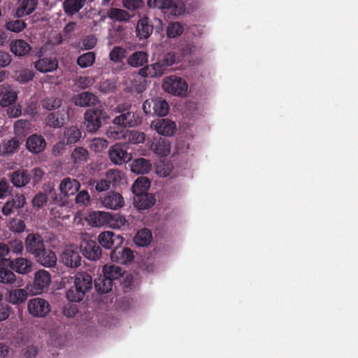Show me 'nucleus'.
Here are the masks:
<instances>
[{"label":"nucleus","instance_id":"obj_45","mask_svg":"<svg viewBox=\"0 0 358 358\" xmlns=\"http://www.w3.org/2000/svg\"><path fill=\"white\" fill-rule=\"evenodd\" d=\"M183 31V26L180 22H171L166 27V35L168 38H174L180 36Z\"/></svg>","mask_w":358,"mask_h":358},{"label":"nucleus","instance_id":"obj_1","mask_svg":"<svg viewBox=\"0 0 358 358\" xmlns=\"http://www.w3.org/2000/svg\"><path fill=\"white\" fill-rule=\"evenodd\" d=\"M70 287L66 292V299L71 302L78 303L84 299L92 288V278L86 272L76 273L68 280Z\"/></svg>","mask_w":358,"mask_h":358},{"label":"nucleus","instance_id":"obj_39","mask_svg":"<svg viewBox=\"0 0 358 358\" xmlns=\"http://www.w3.org/2000/svg\"><path fill=\"white\" fill-rule=\"evenodd\" d=\"M150 186V180L146 177L141 176L136 180L131 187V190L135 195L145 194Z\"/></svg>","mask_w":358,"mask_h":358},{"label":"nucleus","instance_id":"obj_28","mask_svg":"<svg viewBox=\"0 0 358 358\" xmlns=\"http://www.w3.org/2000/svg\"><path fill=\"white\" fill-rule=\"evenodd\" d=\"M10 51L17 57L27 55L31 50L30 45L22 39L15 40L10 44Z\"/></svg>","mask_w":358,"mask_h":358},{"label":"nucleus","instance_id":"obj_34","mask_svg":"<svg viewBox=\"0 0 358 358\" xmlns=\"http://www.w3.org/2000/svg\"><path fill=\"white\" fill-rule=\"evenodd\" d=\"M151 163L148 159L138 158L131 164V171L138 174H145L151 170Z\"/></svg>","mask_w":358,"mask_h":358},{"label":"nucleus","instance_id":"obj_31","mask_svg":"<svg viewBox=\"0 0 358 358\" xmlns=\"http://www.w3.org/2000/svg\"><path fill=\"white\" fill-rule=\"evenodd\" d=\"M134 201L136 206L141 210L148 209L156 202L155 196L148 193L136 195Z\"/></svg>","mask_w":358,"mask_h":358},{"label":"nucleus","instance_id":"obj_6","mask_svg":"<svg viewBox=\"0 0 358 358\" xmlns=\"http://www.w3.org/2000/svg\"><path fill=\"white\" fill-rule=\"evenodd\" d=\"M50 282V273L48 271L40 269L35 273L33 282L30 285V292L34 294H41L48 287Z\"/></svg>","mask_w":358,"mask_h":358},{"label":"nucleus","instance_id":"obj_56","mask_svg":"<svg viewBox=\"0 0 358 358\" xmlns=\"http://www.w3.org/2000/svg\"><path fill=\"white\" fill-rule=\"evenodd\" d=\"M48 202V196L45 194L40 192L35 195L32 199V204L34 207L41 208Z\"/></svg>","mask_w":358,"mask_h":358},{"label":"nucleus","instance_id":"obj_19","mask_svg":"<svg viewBox=\"0 0 358 358\" xmlns=\"http://www.w3.org/2000/svg\"><path fill=\"white\" fill-rule=\"evenodd\" d=\"M152 124L155 131L162 136H170L173 135L176 131L175 122L169 119H160L153 122Z\"/></svg>","mask_w":358,"mask_h":358},{"label":"nucleus","instance_id":"obj_54","mask_svg":"<svg viewBox=\"0 0 358 358\" xmlns=\"http://www.w3.org/2000/svg\"><path fill=\"white\" fill-rule=\"evenodd\" d=\"M108 146L107 140L101 138H94L91 143V148L95 152H101Z\"/></svg>","mask_w":358,"mask_h":358},{"label":"nucleus","instance_id":"obj_15","mask_svg":"<svg viewBox=\"0 0 358 358\" xmlns=\"http://www.w3.org/2000/svg\"><path fill=\"white\" fill-rule=\"evenodd\" d=\"M167 72L168 68L162 59L140 70L141 76L150 78L160 77L167 73Z\"/></svg>","mask_w":358,"mask_h":358},{"label":"nucleus","instance_id":"obj_55","mask_svg":"<svg viewBox=\"0 0 358 358\" xmlns=\"http://www.w3.org/2000/svg\"><path fill=\"white\" fill-rule=\"evenodd\" d=\"M173 3V0H148V5L150 8L159 9L169 8Z\"/></svg>","mask_w":358,"mask_h":358},{"label":"nucleus","instance_id":"obj_62","mask_svg":"<svg viewBox=\"0 0 358 358\" xmlns=\"http://www.w3.org/2000/svg\"><path fill=\"white\" fill-rule=\"evenodd\" d=\"M110 184L111 182L110 180L105 178H101L96 182L95 189L98 192L106 191L110 187Z\"/></svg>","mask_w":358,"mask_h":358},{"label":"nucleus","instance_id":"obj_29","mask_svg":"<svg viewBox=\"0 0 358 358\" xmlns=\"http://www.w3.org/2000/svg\"><path fill=\"white\" fill-rule=\"evenodd\" d=\"M88 150L83 147H77L71 152V158L73 166L78 168L83 165L89 159Z\"/></svg>","mask_w":358,"mask_h":358},{"label":"nucleus","instance_id":"obj_46","mask_svg":"<svg viewBox=\"0 0 358 358\" xmlns=\"http://www.w3.org/2000/svg\"><path fill=\"white\" fill-rule=\"evenodd\" d=\"M1 266V283L14 285L20 287L21 284L17 282V280L15 273L6 268Z\"/></svg>","mask_w":358,"mask_h":358},{"label":"nucleus","instance_id":"obj_44","mask_svg":"<svg viewBox=\"0 0 358 358\" xmlns=\"http://www.w3.org/2000/svg\"><path fill=\"white\" fill-rule=\"evenodd\" d=\"M152 240V234L148 229H143L138 231L134 237V241L139 246H146L150 244Z\"/></svg>","mask_w":358,"mask_h":358},{"label":"nucleus","instance_id":"obj_21","mask_svg":"<svg viewBox=\"0 0 358 358\" xmlns=\"http://www.w3.org/2000/svg\"><path fill=\"white\" fill-rule=\"evenodd\" d=\"M26 146L32 153H40L45 148L46 142L41 135L32 134L28 137Z\"/></svg>","mask_w":358,"mask_h":358},{"label":"nucleus","instance_id":"obj_25","mask_svg":"<svg viewBox=\"0 0 358 358\" xmlns=\"http://www.w3.org/2000/svg\"><path fill=\"white\" fill-rule=\"evenodd\" d=\"M79 182L73 178H65L59 185V189L64 196L75 194L80 189Z\"/></svg>","mask_w":358,"mask_h":358},{"label":"nucleus","instance_id":"obj_42","mask_svg":"<svg viewBox=\"0 0 358 358\" xmlns=\"http://www.w3.org/2000/svg\"><path fill=\"white\" fill-rule=\"evenodd\" d=\"M153 113L159 117L166 116L169 110L168 103L162 98L153 99Z\"/></svg>","mask_w":358,"mask_h":358},{"label":"nucleus","instance_id":"obj_59","mask_svg":"<svg viewBox=\"0 0 358 358\" xmlns=\"http://www.w3.org/2000/svg\"><path fill=\"white\" fill-rule=\"evenodd\" d=\"M34 76L32 71L29 69H24L19 73L17 79L21 83H25L33 79Z\"/></svg>","mask_w":358,"mask_h":358},{"label":"nucleus","instance_id":"obj_7","mask_svg":"<svg viewBox=\"0 0 358 358\" xmlns=\"http://www.w3.org/2000/svg\"><path fill=\"white\" fill-rule=\"evenodd\" d=\"M80 250L89 260L96 261L101 258L102 250L95 240L83 239L80 243Z\"/></svg>","mask_w":358,"mask_h":358},{"label":"nucleus","instance_id":"obj_24","mask_svg":"<svg viewBox=\"0 0 358 358\" xmlns=\"http://www.w3.org/2000/svg\"><path fill=\"white\" fill-rule=\"evenodd\" d=\"M57 66V60L52 57H43L34 62V67L41 73L52 72L56 70Z\"/></svg>","mask_w":358,"mask_h":358},{"label":"nucleus","instance_id":"obj_64","mask_svg":"<svg viewBox=\"0 0 358 358\" xmlns=\"http://www.w3.org/2000/svg\"><path fill=\"white\" fill-rule=\"evenodd\" d=\"M6 113L9 117H17L22 113L21 106L20 105L8 106Z\"/></svg>","mask_w":358,"mask_h":358},{"label":"nucleus","instance_id":"obj_48","mask_svg":"<svg viewBox=\"0 0 358 358\" xmlns=\"http://www.w3.org/2000/svg\"><path fill=\"white\" fill-rule=\"evenodd\" d=\"M62 104V99L54 96L46 97L42 101L43 107L48 110H55L60 108Z\"/></svg>","mask_w":358,"mask_h":358},{"label":"nucleus","instance_id":"obj_26","mask_svg":"<svg viewBox=\"0 0 358 358\" xmlns=\"http://www.w3.org/2000/svg\"><path fill=\"white\" fill-rule=\"evenodd\" d=\"M23 250L22 242L20 240L15 239L8 241V244L1 243V258H7L6 256L10 254H20Z\"/></svg>","mask_w":358,"mask_h":358},{"label":"nucleus","instance_id":"obj_40","mask_svg":"<svg viewBox=\"0 0 358 358\" xmlns=\"http://www.w3.org/2000/svg\"><path fill=\"white\" fill-rule=\"evenodd\" d=\"M103 274L106 275L108 279H110L112 282L113 280L120 278L124 271L120 266L116 265H105L103 267Z\"/></svg>","mask_w":358,"mask_h":358},{"label":"nucleus","instance_id":"obj_10","mask_svg":"<svg viewBox=\"0 0 358 358\" xmlns=\"http://www.w3.org/2000/svg\"><path fill=\"white\" fill-rule=\"evenodd\" d=\"M99 245H101L106 249L117 248L123 243V238L118 234L106 231L101 233L98 236Z\"/></svg>","mask_w":358,"mask_h":358},{"label":"nucleus","instance_id":"obj_4","mask_svg":"<svg viewBox=\"0 0 358 358\" xmlns=\"http://www.w3.org/2000/svg\"><path fill=\"white\" fill-rule=\"evenodd\" d=\"M1 266H8L20 274L26 275L32 271L33 263L23 257L12 259L10 255L8 258H1Z\"/></svg>","mask_w":358,"mask_h":358},{"label":"nucleus","instance_id":"obj_37","mask_svg":"<svg viewBox=\"0 0 358 358\" xmlns=\"http://www.w3.org/2000/svg\"><path fill=\"white\" fill-rule=\"evenodd\" d=\"M107 17L115 21L128 22L130 18V14L125 10L117 8H111L106 13Z\"/></svg>","mask_w":358,"mask_h":358},{"label":"nucleus","instance_id":"obj_51","mask_svg":"<svg viewBox=\"0 0 358 358\" xmlns=\"http://www.w3.org/2000/svg\"><path fill=\"white\" fill-rule=\"evenodd\" d=\"M182 57L178 55L176 52H170L166 53L162 60L164 63L165 66L169 68L174 64H178L181 61Z\"/></svg>","mask_w":358,"mask_h":358},{"label":"nucleus","instance_id":"obj_53","mask_svg":"<svg viewBox=\"0 0 358 358\" xmlns=\"http://www.w3.org/2000/svg\"><path fill=\"white\" fill-rule=\"evenodd\" d=\"M19 141L17 139H10L5 145L3 148V152L2 155H9L13 154L19 147Z\"/></svg>","mask_w":358,"mask_h":358},{"label":"nucleus","instance_id":"obj_32","mask_svg":"<svg viewBox=\"0 0 358 358\" xmlns=\"http://www.w3.org/2000/svg\"><path fill=\"white\" fill-rule=\"evenodd\" d=\"M85 2L86 0H64L63 8L67 15L72 16L83 8Z\"/></svg>","mask_w":358,"mask_h":358},{"label":"nucleus","instance_id":"obj_63","mask_svg":"<svg viewBox=\"0 0 358 358\" xmlns=\"http://www.w3.org/2000/svg\"><path fill=\"white\" fill-rule=\"evenodd\" d=\"M78 312V307L76 305L68 304L64 307V315L68 317H74Z\"/></svg>","mask_w":358,"mask_h":358},{"label":"nucleus","instance_id":"obj_35","mask_svg":"<svg viewBox=\"0 0 358 358\" xmlns=\"http://www.w3.org/2000/svg\"><path fill=\"white\" fill-rule=\"evenodd\" d=\"M151 148L155 154L163 157L167 156L171 150L170 143L165 138H160L152 143Z\"/></svg>","mask_w":358,"mask_h":358},{"label":"nucleus","instance_id":"obj_43","mask_svg":"<svg viewBox=\"0 0 358 358\" xmlns=\"http://www.w3.org/2000/svg\"><path fill=\"white\" fill-rule=\"evenodd\" d=\"M28 297L27 292L24 289H17L10 291L7 299L13 304H20L26 301Z\"/></svg>","mask_w":358,"mask_h":358},{"label":"nucleus","instance_id":"obj_49","mask_svg":"<svg viewBox=\"0 0 358 358\" xmlns=\"http://www.w3.org/2000/svg\"><path fill=\"white\" fill-rule=\"evenodd\" d=\"M126 50L122 47H114L109 54L110 59L113 62H120L124 59L126 55Z\"/></svg>","mask_w":358,"mask_h":358},{"label":"nucleus","instance_id":"obj_61","mask_svg":"<svg viewBox=\"0 0 358 358\" xmlns=\"http://www.w3.org/2000/svg\"><path fill=\"white\" fill-rule=\"evenodd\" d=\"M97 43V39L94 35H90L85 37L83 41V45L85 49L90 50L92 49Z\"/></svg>","mask_w":358,"mask_h":358},{"label":"nucleus","instance_id":"obj_22","mask_svg":"<svg viewBox=\"0 0 358 358\" xmlns=\"http://www.w3.org/2000/svg\"><path fill=\"white\" fill-rule=\"evenodd\" d=\"M34 257L38 263L45 267L51 268L57 264V259L55 253L50 249H46L45 248Z\"/></svg>","mask_w":358,"mask_h":358},{"label":"nucleus","instance_id":"obj_57","mask_svg":"<svg viewBox=\"0 0 358 358\" xmlns=\"http://www.w3.org/2000/svg\"><path fill=\"white\" fill-rule=\"evenodd\" d=\"M122 3L125 8L134 11L142 7L143 1L142 0H122Z\"/></svg>","mask_w":358,"mask_h":358},{"label":"nucleus","instance_id":"obj_2","mask_svg":"<svg viewBox=\"0 0 358 358\" xmlns=\"http://www.w3.org/2000/svg\"><path fill=\"white\" fill-rule=\"evenodd\" d=\"M85 120L86 129L88 132L96 131L102 125L103 122L108 118L107 113L103 109L92 108L85 113Z\"/></svg>","mask_w":358,"mask_h":358},{"label":"nucleus","instance_id":"obj_50","mask_svg":"<svg viewBox=\"0 0 358 358\" xmlns=\"http://www.w3.org/2000/svg\"><path fill=\"white\" fill-rule=\"evenodd\" d=\"M128 224L125 217L120 214L111 215V219H110V222H108L110 227L117 229H120Z\"/></svg>","mask_w":358,"mask_h":358},{"label":"nucleus","instance_id":"obj_18","mask_svg":"<svg viewBox=\"0 0 358 358\" xmlns=\"http://www.w3.org/2000/svg\"><path fill=\"white\" fill-rule=\"evenodd\" d=\"M72 102L76 106L80 107H90L95 106L99 102L98 97L92 92H83L75 94L72 97Z\"/></svg>","mask_w":358,"mask_h":358},{"label":"nucleus","instance_id":"obj_38","mask_svg":"<svg viewBox=\"0 0 358 358\" xmlns=\"http://www.w3.org/2000/svg\"><path fill=\"white\" fill-rule=\"evenodd\" d=\"M148 62V54L144 51L135 52L127 59V63L132 67H139Z\"/></svg>","mask_w":358,"mask_h":358},{"label":"nucleus","instance_id":"obj_60","mask_svg":"<svg viewBox=\"0 0 358 358\" xmlns=\"http://www.w3.org/2000/svg\"><path fill=\"white\" fill-rule=\"evenodd\" d=\"M90 195L87 191H80L76 197L77 204L87 206L90 203Z\"/></svg>","mask_w":358,"mask_h":358},{"label":"nucleus","instance_id":"obj_33","mask_svg":"<svg viewBox=\"0 0 358 358\" xmlns=\"http://www.w3.org/2000/svg\"><path fill=\"white\" fill-rule=\"evenodd\" d=\"M82 137V132L76 126H71L65 129L64 132V141L67 145L75 144Z\"/></svg>","mask_w":358,"mask_h":358},{"label":"nucleus","instance_id":"obj_30","mask_svg":"<svg viewBox=\"0 0 358 358\" xmlns=\"http://www.w3.org/2000/svg\"><path fill=\"white\" fill-rule=\"evenodd\" d=\"M37 5L38 0H20L16 15L19 17L28 15L35 10Z\"/></svg>","mask_w":358,"mask_h":358},{"label":"nucleus","instance_id":"obj_5","mask_svg":"<svg viewBox=\"0 0 358 358\" xmlns=\"http://www.w3.org/2000/svg\"><path fill=\"white\" fill-rule=\"evenodd\" d=\"M128 146L126 144L115 143L108 150L110 161L117 165L128 163L132 159L131 153L127 152Z\"/></svg>","mask_w":358,"mask_h":358},{"label":"nucleus","instance_id":"obj_52","mask_svg":"<svg viewBox=\"0 0 358 358\" xmlns=\"http://www.w3.org/2000/svg\"><path fill=\"white\" fill-rule=\"evenodd\" d=\"M6 27L10 31L19 33L25 28L26 24L22 20H16L8 22Z\"/></svg>","mask_w":358,"mask_h":358},{"label":"nucleus","instance_id":"obj_9","mask_svg":"<svg viewBox=\"0 0 358 358\" xmlns=\"http://www.w3.org/2000/svg\"><path fill=\"white\" fill-rule=\"evenodd\" d=\"M25 249L34 257L45 248L43 238L38 233H31L25 238Z\"/></svg>","mask_w":358,"mask_h":358},{"label":"nucleus","instance_id":"obj_58","mask_svg":"<svg viewBox=\"0 0 358 358\" xmlns=\"http://www.w3.org/2000/svg\"><path fill=\"white\" fill-rule=\"evenodd\" d=\"M9 228L11 231L17 233L22 232L25 229V224L21 220L13 219L9 222Z\"/></svg>","mask_w":358,"mask_h":358},{"label":"nucleus","instance_id":"obj_47","mask_svg":"<svg viewBox=\"0 0 358 358\" xmlns=\"http://www.w3.org/2000/svg\"><path fill=\"white\" fill-rule=\"evenodd\" d=\"M95 53L93 52H88L79 56L77 59V64L81 68H87L94 63Z\"/></svg>","mask_w":358,"mask_h":358},{"label":"nucleus","instance_id":"obj_27","mask_svg":"<svg viewBox=\"0 0 358 358\" xmlns=\"http://www.w3.org/2000/svg\"><path fill=\"white\" fill-rule=\"evenodd\" d=\"M31 179V175L27 170L17 169L10 175V180L14 186L22 187L28 184Z\"/></svg>","mask_w":358,"mask_h":358},{"label":"nucleus","instance_id":"obj_23","mask_svg":"<svg viewBox=\"0 0 358 358\" xmlns=\"http://www.w3.org/2000/svg\"><path fill=\"white\" fill-rule=\"evenodd\" d=\"M110 219H111V214L104 211H92L87 217L88 222L93 227L108 225Z\"/></svg>","mask_w":358,"mask_h":358},{"label":"nucleus","instance_id":"obj_36","mask_svg":"<svg viewBox=\"0 0 358 358\" xmlns=\"http://www.w3.org/2000/svg\"><path fill=\"white\" fill-rule=\"evenodd\" d=\"M94 287L98 292L106 294L112 290L113 282L103 274L95 279Z\"/></svg>","mask_w":358,"mask_h":358},{"label":"nucleus","instance_id":"obj_17","mask_svg":"<svg viewBox=\"0 0 358 358\" xmlns=\"http://www.w3.org/2000/svg\"><path fill=\"white\" fill-rule=\"evenodd\" d=\"M102 205L109 209L117 210L124 204L123 196L115 192H109L101 199Z\"/></svg>","mask_w":358,"mask_h":358},{"label":"nucleus","instance_id":"obj_20","mask_svg":"<svg viewBox=\"0 0 358 358\" xmlns=\"http://www.w3.org/2000/svg\"><path fill=\"white\" fill-rule=\"evenodd\" d=\"M153 24L148 17L141 18L136 27V36L140 39H146L150 36L153 31Z\"/></svg>","mask_w":358,"mask_h":358},{"label":"nucleus","instance_id":"obj_8","mask_svg":"<svg viewBox=\"0 0 358 358\" xmlns=\"http://www.w3.org/2000/svg\"><path fill=\"white\" fill-rule=\"evenodd\" d=\"M29 313L34 317H44L50 312L49 303L41 298H34L28 301Z\"/></svg>","mask_w":358,"mask_h":358},{"label":"nucleus","instance_id":"obj_14","mask_svg":"<svg viewBox=\"0 0 358 358\" xmlns=\"http://www.w3.org/2000/svg\"><path fill=\"white\" fill-rule=\"evenodd\" d=\"M82 257L77 248L72 249L67 248L64 250L61 256V262L66 266L75 268L81 265Z\"/></svg>","mask_w":358,"mask_h":358},{"label":"nucleus","instance_id":"obj_3","mask_svg":"<svg viewBox=\"0 0 358 358\" xmlns=\"http://www.w3.org/2000/svg\"><path fill=\"white\" fill-rule=\"evenodd\" d=\"M162 87L165 92L177 96H185L188 89L185 80L176 76L166 77Z\"/></svg>","mask_w":358,"mask_h":358},{"label":"nucleus","instance_id":"obj_12","mask_svg":"<svg viewBox=\"0 0 358 358\" xmlns=\"http://www.w3.org/2000/svg\"><path fill=\"white\" fill-rule=\"evenodd\" d=\"M111 260L120 264H128L133 262L134 255L129 248H120L113 250L110 252Z\"/></svg>","mask_w":358,"mask_h":358},{"label":"nucleus","instance_id":"obj_41","mask_svg":"<svg viewBox=\"0 0 358 358\" xmlns=\"http://www.w3.org/2000/svg\"><path fill=\"white\" fill-rule=\"evenodd\" d=\"M17 93L11 89L1 85V107H7L13 103L17 99Z\"/></svg>","mask_w":358,"mask_h":358},{"label":"nucleus","instance_id":"obj_13","mask_svg":"<svg viewBox=\"0 0 358 358\" xmlns=\"http://www.w3.org/2000/svg\"><path fill=\"white\" fill-rule=\"evenodd\" d=\"M25 204V197L23 194H16L15 197L8 201L1 208V213L6 215H16L19 210Z\"/></svg>","mask_w":358,"mask_h":358},{"label":"nucleus","instance_id":"obj_11","mask_svg":"<svg viewBox=\"0 0 358 358\" xmlns=\"http://www.w3.org/2000/svg\"><path fill=\"white\" fill-rule=\"evenodd\" d=\"M113 122L115 124L124 127H134L141 123L142 117L140 113L128 111L115 117Z\"/></svg>","mask_w":358,"mask_h":358},{"label":"nucleus","instance_id":"obj_16","mask_svg":"<svg viewBox=\"0 0 358 358\" xmlns=\"http://www.w3.org/2000/svg\"><path fill=\"white\" fill-rule=\"evenodd\" d=\"M68 119V114L64 110L50 113L45 117V123L51 128L62 127Z\"/></svg>","mask_w":358,"mask_h":358}]
</instances>
